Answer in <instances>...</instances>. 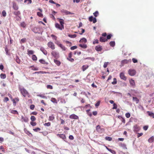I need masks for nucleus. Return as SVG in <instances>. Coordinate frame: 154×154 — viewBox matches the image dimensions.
Listing matches in <instances>:
<instances>
[{
	"label": "nucleus",
	"instance_id": "1",
	"mask_svg": "<svg viewBox=\"0 0 154 154\" xmlns=\"http://www.w3.org/2000/svg\"><path fill=\"white\" fill-rule=\"evenodd\" d=\"M19 89L21 94L24 97H29L30 95L29 93L24 88L20 87L19 88Z\"/></svg>",
	"mask_w": 154,
	"mask_h": 154
},
{
	"label": "nucleus",
	"instance_id": "2",
	"mask_svg": "<svg viewBox=\"0 0 154 154\" xmlns=\"http://www.w3.org/2000/svg\"><path fill=\"white\" fill-rule=\"evenodd\" d=\"M96 129L97 131L100 133H102L104 131V129L103 128H101L100 126L99 125H98L96 126Z\"/></svg>",
	"mask_w": 154,
	"mask_h": 154
},
{
	"label": "nucleus",
	"instance_id": "3",
	"mask_svg": "<svg viewBox=\"0 0 154 154\" xmlns=\"http://www.w3.org/2000/svg\"><path fill=\"white\" fill-rule=\"evenodd\" d=\"M128 73L130 75L133 76L135 75L136 72L135 70L134 69H130L128 70Z\"/></svg>",
	"mask_w": 154,
	"mask_h": 154
},
{
	"label": "nucleus",
	"instance_id": "4",
	"mask_svg": "<svg viewBox=\"0 0 154 154\" xmlns=\"http://www.w3.org/2000/svg\"><path fill=\"white\" fill-rule=\"evenodd\" d=\"M47 45L52 50H54L55 49V45L53 42H48Z\"/></svg>",
	"mask_w": 154,
	"mask_h": 154
},
{
	"label": "nucleus",
	"instance_id": "5",
	"mask_svg": "<svg viewBox=\"0 0 154 154\" xmlns=\"http://www.w3.org/2000/svg\"><path fill=\"white\" fill-rule=\"evenodd\" d=\"M55 26L57 28L60 30H62L64 28V26H61L57 23L55 24Z\"/></svg>",
	"mask_w": 154,
	"mask_h": 154
},
{
	"label": "nucleus",
	"instance_id": "6",
	"mask_svg": "<svg viewBox=\"0 0 154 154\" xmlns=\"http://www.w3.org/2000/svg\"><path fill=\"white\" fill-rule=\"evenodd\" d=\"M140 129V128L137 125H135L133 126V131L134 132H138L139 131Z\"/></svg>",
	"mask_w": 154,
	"mask_h": 154
},
{
	"label": "nucleus",
	"instance_id": "7",
	"mask_svg": "<svg viewBox=\"0 0 154 154\" xmlns=\"http://www.w3.org/2000/svg\"><path fill=\"white\" fill-rule=\"evenodd\" d=\"M61 12L62 13L64 14L65 15L72 14H73V13H72L70 11H68L64 9L62 10L61 11Z\"/></svg>",
	"mask_w": 154,
	"mask_h": 154
},
{
	"label": "nucleus",
	"instance_id": "8",
	"mask_svg": "<svg viewBox=\"0 0 154 154\" xmlns=\"http://www.w3.org/2000/svg\"><path fill=\"white\" fill-rule=\"evenodd\" d=\"M51 54L55 58L58 57H59V53L55 51H53L51 52Z\"/></svg>",
	"mask_w": 154,
	"mask_h": 154
},
{
	"label": "nucleus",
	"instance_id": "9",
	"mask_svg": "<svg viewBox=\"0 0 154 154\" xmlns=\"http://www.w3.org/2000/svg\"><path fill=\"white\" fill-rule=\"evenodd\" d=\"M120 77L121 79L124 81H126L127 79V77L125 76L123 72H121L120 74Z\"/></svg>",
	"mask_w": 154,
	"mask_h": 154
},
{
	"label": "nucleus",
	"instance_id": "10",
	"mask_svg": "<svg viewBox=\"0 0 154 154\" xmlns=\"http://www.w3.org/2000/svg\"><path fill=\"white\" fill-rule=\"evenodd\" d=\"M69 118L72 119H77L79 118L78 116L74 114H73L69 116Z\"/></svg>",
	"mask_w": 154,
	"mask_h": 154
},
{
	"label": "nucleus",
	"instance_id": "11",
	"mask_svg": "<svg viewBox=\"0 0 154 154\" xmlns=\"http://www.w3.org/2000/svg\"><path fill=\"white\" fill-rule=\"evenodd\" d=\"M21 121L22 122H27L29 121V119L28 118L26 117H24L23 116H21Z\"/></svg>",
	"mask_w": 154,
	"mask_h": 154
},
{
	"label": "nucleus",
	"instance_id": "12",
	"mask_svg": "<svg viewBox=\"0 0 154 154\" xmlns=\"http://www.w3.org/2000/svg\"><path fill=\"white\" fill-rule=\"evenodd\" d=\"M12 100L13 101L14 105L16 106L17 103L19 101V99L18 97H17L15 99H13Z\"/></svg>",
	"mask_w": 154,
	"mask_h": 154
},
{
	"label": "nucleus",
	"instance_id": "13",
	"mask_svg": "<svg viewBox=\"0 0 154 154\" xmlns=\"http://www.w3.org/2000/svg\"><path fill=\"white\" fill-rule=\"evenodd\" d=\"M57 136L60 138H61L64 141L66 139V137L65 135L63 134H57Z\"/></svg>",
	"mask_w": 154,
	"mask_h": 154
},
{
	"label": "nucleus",
	"instance_id": "14",
	"mask_svg": "<svg viewBox=\"0 0 154 154\" xmlns=\"http://www.w3.org/2000/svg\"><path fill=\"white\" fill-rule=\"evenodd\" d=\"M89 20L91 21H92L94 23H95L97 22V20L95 18H93L92 16H90L89 18Z\"/></svg>",
	"mask_w": 154,
	"mask_h": 154
},
{
	"label": "nucleus",
	"instance_id": "15",
	"mask_svg": "<svg viewBox=\"0 0 154 154\" xmlns=\"http://www.w3.org/2000/svg\"><path fill=\"white\" fill-rule=\"evenodd\" d=\"M13 8V9L15 10H18L19 8V7H18V6L17 5L16 3L15 2H13V6H12Z\"/></svg>",
	"mask_w": 154,
	"mask_h": 154
},
{
	"label": "nucleus",
	"instance_id": "16",
	"mask_svg": "<svg viewBox=\"0 0 154 154\" xmlns=\"http://www.w3.org/2000/svg\"><path fill=\"white\" fill-rule=\"evenodd\" d=\"M129 82L131 86H132L134 88L135 87V84L134 80L132 79H131L129 80Z\"/></svg>",
	"mask_w": 154,
	"mask_h": 154
},
{
	"label": "nucleus",
	"instance_id": "17",
	"mask_svg": "<svg viewBox=\"0 0 154 154\" xmlns=\"http://www.w3.org/2000/svg\"><path fill=\"white\" fill-rule=\"evenodd\" d=\"M95 49L98 51H101L102 49V47L99 45H98L95 47Z\"/></svg>",
	"mask_w": 154,
	"mask_h": 154
},
{
	"label": "nucleus",
	"instance_id": "18",
	"mask_svg": "<svg viewBox=\"0 0 154 154\" xmlns=\"http://www.w3.org/2000/svg\"><path fill=\"white\" fill-rule=\"evenodd\" d=\"M100 41L101 42H105L107 41V39L105 37L101 36L100 38Z\"/></svg>",
	"mask_w": 154,
	"mask_h": 154
},
{
	"label": "nucleus",
	"instance_id": "19",
	"mask_svg": "<svg viewBox=\"0 0 154 154\" xmlns=\"http://www.w3.org/2000/svg\"><path fill=\"white\" fill-rule=\"evenodd\" d=\"M34 53V51L32 50H27V54L28 55H29V56H30L31 55H33Z\"/></svg>",
	"mask_w": 154,
	"mask_h": 154
},
{
	"label": "nucleus",
	"instance_id": "20",
	"mask_svg": "<svg viewBox=\"0 0 154 154\" xmlns=\"http://www.w3.org/2000/svg\"><path fill=\"white\" fill-rule=\"evenodd\" d=\"M40 50L45 55H46L47 54V52L46 50L43 47H42L40 48Z\"/></svg>",
	"mask_w": 154,
	"mask_h": 154
},
{
	"label": "nucleus",
	"instance_id": "21",
	"mask_svg": "<svg viewBox=\"0 0 154 154\" xmlns=\"http://www.w3.org/2000/svg\"><path fill=\"white\" fill-rule=\"evenodd\" d=\"M57 19L58 20V21L60 23L61 25L64 26V22L63 20L60 18H57Z\"/></svg>",
	"mask_w": 154,
	"mask_h": 154
},
{
	"label": "nucleus",
	"instance_id": "22",
	"mask_svg": "<svg viewBox=\"0 0 154 154\" xmlns=\"http://www.w3.org/2000/svg\"><path fill=\"white\" fill-rule=\"evenodd\" d=\"M13 14L16 16H19L20 15V11H14Z\"/></svg>",
	"mask_w": 154,
	"mask_h": 154
},
{
	"label": "nucleus",
	"instance_id": "23",
	"mask_svg": "<svg viewBox=\"0 0 154 154\" xmlns=\"http://www.w3.org/2000/svg\"><path fill=\"white\" fill-rule=\"evenodd\" d=\"M79 46L81 47L82 48H84V49H85L87 48V45L85 44H80L79 45Z\"/></svg>",
	"mask_w": 154,
	"mask_h": 154
},
{
	"label": "nucleus",
	"instance_id": "24",
	"mask_svg": "<svg viewBox=\"0 0 154 154\" xmlns=\"http://www.w3.org/2000/svg\"><path fill=\"white\" fill-rule=\"evenodd\" d=\"M154 141V137L152 136L150 137L148 140L149 142L152 143Z\"/></svg>",
	"mask_w": 154,
	"mask_h": 154
},
{
	"label": "nucleus",
	"instance_id": "25",
	"mask_svg": "<svg viewBox=\"0 0 154 154\" xmlns=\"http://www.w3.org/2000/svg\"><path fill=\"white\" fill-rule=\"evenodd\" d=\"M39 62L42 64H48V63L46 62L44 59H41L39 60Z\"/></svg>",
	"mask_w": 154,
	"mask_h": 154
},
{
	"label": "nucleus",
	"instance_id": "26",
	"mask_svg": "<svg viewBox=\"0 0 154 154\" xmlns=\"http://www.w3.org/2000/svg\"><path fill=\"white\" fill-rule=\"evenodd\" d=\"M87 42V39L85 38H82L79 41V42L80 43H82L84 42L85 43Z\"/></svg>",
	"mask_w": 154,
	"mask_h": 154
},
{
	"label": "nucleus",
	"instance_id": "27",
	"mask_svg": "<svg viewBox=\"0 0 154 154\" xmlns=\"http://www.w3.org/2000/svg\"><path fill=\"white\" fill-rule=\"evenodd\" d=\"M147 113L148 114L149 116L152 117L154 119V113H153L149 111H147Z\"/></svg>",
	"mask_w": 154,
	"mask_h": 154
},
{
	"label": "nucleus",
	"instance_id": "28",
	"mask_svg": "<svg viewBox=\"0 0 154 154\" xmlns=\"http://www.w3.org/2000/svg\"><path fill=\"white\" fill-rule=\"evenodd\" d=\"M133 100L134 101H135L136 103H138L139 102V99L136 97H133Z\"/></svg>",
	"mask_w": 154,
	"mask_h": 154
},
{
	"label": "nucleus",
	"instance_id": "29",
	"mask_svg": "<svg viewBox=\"0 0 154 154\" xmlns=\"http://www.w3.org/2000/svg\"><path fill=\"white\" fill-rule=\"evenodd\" d=\"M106 148L110 152L112 153L113 154H116V152L115 150H113L110 149H109V148H108V147H106Z\"/></svg>",
	"mask_w": 154,
	"mask_h": 154
},
{
	"label": "nucleus",
	"instance_id": "30",
	"mask_svg": "<svg viewBox=\"0 0 154 154\" xmlns=\"http://www.w3.org/2000/svg\"><path fill=\"white\" fill-rule=\"evenodd\" d=\"M32 58L34 61H36L37 60V58L35 55H32Z\"/></svg>",
	"mask_w": 154,
	"mask_h": 154
},
{
	"label": "nucleus",
	"instance_id": "31",
	"mask_svg": "<svg viewBox=\"0 0 154 154\" xmlns=\"http://www.w3.org/2000/svg\"><path fill=\"white\" fill-rule=\"evenodd\" d=\"M25 132L30 137H32V134L29 131L26 130L25 131Z\"/></svg>",
	"mask_w": 154,
	"mask_h": 154
},
{
	"label": "nucleus",
	"instance_id": "32",
	"mask_svg": "<svg viewBox=\"0 0 154 154\" xmlns=\"http://www.w3.org/2000/svg\"><path fill=\"white\" fill-rule=\"evenodd\" d=\"M54 61L56 64L58 66H60L61 64V62L60 61L56 60H54Z\"/></svg>",
	"mask_w": 154,
	"mask_h": 154
},
{
	"label": "nucleus",
	"instance_id": "33",
	"mask_svg": "<svg viewBox=\"0 0 154 154\" xmlns=\"http://www.w3.org/2000/svg\"><path fill=\"white\" fill-rule=\"evenodd\" d=\"M59 47H60L62 49V50L63 51H66L67 49L64 46L61 44L59 45Z\"/></svg>",
	"mask_w": 154,
	"mask_h": 154
},
{
	"label": "nucleus",
	"instance_id": "34",
	"mask_svg": "<svg viewBox=\"0 0 154 154\" xmlns=\"http://www.w3.org/2000/svg\"><path fill=\"white\" fill-rule=\"evenodd\" d=\"M38 29L37 27H35L33 29L32 31L35 33H37L38 32Z\"/></svg>",
	"mask_w": 154,
	"mask_h": 154
},
{
	"label": "nucleus",
	"instance_id": "35",
	"mask_svg": "<svg viewBox=\"0 0 154 154\" xmlns=\"http://www.w3.org/2000/svg\"><path fill=\"white\" fill-rule=\"evenodd\" d=\"M109 44L111 46L113 47L115 45V43L114 41H111L109 42Z\"/></svg>",
	"mask_w": 154,
	"mask_h": 154
},
{
	"label": "nucleus",
	"instance_id": "36",
	"mask_svg": "<svg viewBox=\"0 0 154 154\" xmlns=\"http://www.w3.org/2000/svg\"><path fill=\"white\" fill-rule=\"evenodd\" d=\"M0 77L1 79H5L6 78V76L5 74L2 73L0 75Z\"/></svg>",
	"mask_w": 154,
	"mask_h": 154
},
{
	"label": "nucleus",
	"instance_id": "37",
	"mask_svg": "<svg viewBox=\"0 0 154 154\" xmlns=\"http://www.w3.org/2000/svg\"><path fill=\"white\" fill-rule=\"evenodd\" d=\"M54 117L53 115H52L51 116H49V120L50 121H52L54 120Z\"/></svg>",
	"mask_w": 154,
	"mask_h": 154
},
{
	"label": "nucleus",
	"instance_id": "38",
	"mask_svg": "<svg viewBox=\"0 0 154 154\" xmlns=\"http://www.w3.org/2000/svg\"><path fill=\"white\" fill-rule=\"evenodd\" d=\"M26 25L25 23L23 22L21 23H20V26L23 27V28H25L26 26Z\"/></svg>",
	"mask_w": 154,
	"mask_h": 154
},
{
	"label": "nucleus",
	"instance_id": "39",
	"mask_svg": "<svg viewBox=\"0 0 154 154\" xmlns=\"http://www.w3.org/2000/svg\"><path fill=\"white\" fill-rule=\"evenodd\" d=\"M11 112L13 114H18V112L16 110H12L11 111Z\"/></svg>",
	"mask_w": 154,
	"mask_h": 154
},
{
	"label": "nucleus",
	"instance_id": "40",
	"mask_svg": "<svg viewBox=\"0 0 154 154\" xmlns=\"http://www.w3.org/2000/svg\"><path fill=\"white\" fill-rule=\"evenodd\" d=\"M68 36L71 38H75L77 36V35L76 34L74 35H70L69 34L68 35Z\"/></svg>",
	"mask_w": 154,
	"mask_h": 154
},
{
	"label": "nucleus",
	"instance_id": "41",
	"mask_svg": "<svg viewBox=\"0 0 154 154\" xmlns=\"http://www.w3.org/2000/svg\"><path fill=\"white\" fill-rule=\"evenodd\" d=\"M51 101L53 103H57V100L55 98H52L51 99Z\"/></svg>",
	"mask_w": 154,
	"mask_h": 154
},
{
	"label": "nucleus",
	"instance_id": "42",
	"mask_svg": "<svg viewBox=\"0 0 154 154\" xmlns=\"http://www.w3.org/2000/svg\"><path fill=\"white\" fill-rule=\"evenodd\" d=\"M117 80L116 78L113 79V81L112 82V84L113 85H115L117 83Z\"/></svg>",
	"mask_w": 154,
	"mask_h": 154
},
{
	"label": "nucleus",
	"instance_id": "43",
	"mask_svg": "<svg viewBox=\"0 0 154 154\" xmlns=\"http://www.w3.org/2000/svg\"><path fill=\"white\" fill-rule=\"evenodd\" d=\"M110 63L109 62H106L104 63V64L103 65V67H106L107 65L109 64Z\"/></svg>",
	"mask_w": 154,
	"mask_h": 154
},
{
	"label": "nucleus",
	"instance_id": "44",
	"mask_svg": "<svg viewBox=\"0 0 154 154\" xmlns=\"http://www.w3.org/2000/svg\"><path fill=\"white\" fill-rule=\"evenodd\" d=\"M30 119L32 121V122H33L35 120L36 118L34 116H32L31 117Z\"/></svg>",
	"mask_w": 154,
	"mask_h": 154
},
{
	"label": "nucleus",
	"instance_id": "45",
	"mask_svg": "<svg viewBox=\"0 0 154 154\" xmlns=\"http://www.w3.org/2000/svg\"><path fill=\"white\" fill-rule=\"evenodd\" d=\"M37 15L39 17H43V14L40 12H37Z\"/></svg>",
	"mask_w": 154,
	"mask_h": 154
},
{
	"label": "nucleus",
	"instance_id": "46",
	"mask_svg": "<svg viewBox=\"0 0 154 154\" xmlns=\"http://www.w3.org/2000/svg\"><path fill=\"white\" fill-rule=\"evenodd\" d=\"M105 139L109 141H111L112 140V138L109 137H105Z\"/></svg>",
	"mask_w": 154,
	"mask_h": 154
},
{
	"label": "nucleus",
	"instance_id": "47",
	"mask_svg": "<svg viewBox=\"0 0 154 154\" xmlns=\"http://www.w3.org/2000/svg\"><path fill=\"white\" fill-rule=\"evenodd\" d=\"M33 130L35 132H37L41 130L40 128H37L35 129H33Z\"/></svg>",
	"mask_w": 154,
	"mask_h": 154
},
{
	"label": "nucleus",
	"instance_id": "48",
	"mask_svg": "<svg viewBox=\"0 0 154 154\" xmlns=\"http://www.w3.org/2000/svg\"><path fill=\"white\" fill-rule=\"evenodd\" d=\"M30 124L33 126H35L37 124L35 122H30Z\"/></svg>",
	"mask_w": 154,
	"mask_h": 154
},
{
	"label": "nucleus",
	"instance_id": "49",
	"mask_svg": "<svg viewBox=\"0 0 154 154\" xmlns=\"http://www.w3.org/2000/svg\"><path fill=\"white\" fill-rule=\"evenodd\" d=\"M51 37L53 39H55V40H56L57 39V37L55 35L52 34L51 35Z\"/></svg>",
	"mask_w": 154,
	"mask_h": 154
},
{
	"label": "nucleus",
	"instance_id": "50",
	"mask_svg": "<svg viewBox=\"0 0 154 154\" xmlns=\"http://www.w3.org/2000/svg\"><path fill=\"white\" fill-rule=\"evenodd\" d=\"M93 14L95 17H97L99 13L97 11H96Z\"/></svg>",
	"mask_w": 154,
	"mask_h": 154
},
{
	"label": "nucleus",
	"instance_id": "51",
	"mask_svg": "<svg viewBox=\"0 0 154 154\" xmlns=\"http://www.w3.org/2000/svg\"><path fill=\"white\" fill-rule=\"evenodd\" d=\"M128 61L127 60H124L122 61V63L123 64H125L128 63Z\"/></svg>",
	"mask_w": 154,
	"mask_h": 154
},
{
	"label": "nucleus",
	"instance_id": "52",
	"mask_svg": "<svg viewBox=\"0 0 154 154\" xmlns=\"http://www.w3.org/2000/svg\"><path fill=\"white\" fill-rule=\"evenodd\" d=\"M113 107L112 108L113 109H117V105L115 103L113 104Z\"/></svg>",
	"mask_w": 154,
	"mask_h": 154
},
{
	"label": "nucleus",
	"instance_id": "53",
	"mask_svg": "<svg viewBox=\"0 0 154 154\" xmlns=\"http://www.w3.org/2000/svg\"><path fill=\"white\" fill-rule=\"evenodd\" d=\"M44 125L46 126H49L51 125V123L48 122V123H45L44 124Z\"/></svg>",
	"mask_w": 154,
	"mask_h": 154
},
{
	"label": "nucleus",
	"instance_id": "54",
	"mask_svg": "<svg viewBox=\"0 0 154 154\" xmlns=\"http://www.w3.org/2000/svg\"><path fill=\"white\" fill-rule=\"evenodd\" d=\"M131 116L130 113L129 112H127L125 114V116L127 118H129Z\"/></svg>",
	"mask_w": 154,
	"mask_h": 154
},
{
	"label": "nucleus",
	"instance_id": "55",
	"mask_svg": "<svg viewBox=\"0 0 154 154\" xmlns=\"http://www.w3.org/2000/svg\"><path fill=\"white\" fill-rule=\"evenodd\" d=\"M44 73H46L45 72H43V71H39V72H35L34 73L35 74V73H42V74H43Z\"/></svg>",
	"mask_w": 154,
	"mask_h": 154
},
{
	"label": "nucleus",
	"instance_id": "56",
	"mask_svg": "<svg viewBox=\"0 0 154 154\" xmlns=\"http://www.w3.org/2000/svg\"><path fill=\"white\" fill-rule=\"evenodd\" d=\"M47 88L48 89H53V87L50 85H48L47 86Z\"/></svg>",
	"mask_w": 154,
	"mask_h": 154
},
{
	"label": "nucleus",
	"instance_id": "57",
	"mask_svg": "<svg viewBox=\"0 0 154 154\" xmlns=\"http://www.w3.org/2000/svg\"><path fill=\"white\" fill-rule=\"evenodd\" d=\"M132 60L133 62L134 63H137L138 61L135 58H132Z\"/></svg>",
	"mask_w": 154,
	"mask_h": 154
},
{
	"label": "nucleus",
	"instance_id": "58",
	"mask_svg": "<svg viewBox=\"0 0 154 154\" xmlns=\"http://www.w3.org/2000/svg\"><path fill=\"white\" fill-rule=\"evenodd\" d=\"M112 36V35L111 34H110L108 35H107L106 36L107 38L106 39H107V40L108 39H110L111 38V37Z\"/></svg>",
	"mask_w": 154,
	"mask_h": 154
},
{
	"label": "nucleus",
	"instance_id": "59",
	"mask_svg": "<svg viewBox=\"0 0 154 154\" xmlns=\"http://www.w3.org/2000/svg\"><path fill=\"white\" fill-rule=\"evenodd\" d=\"M60 124H63L65 123V121L63 119L60 118Z\"/></svg>",
	"mask_w": 154,
	"mask_h": 154
},
{
	"label": "nucleus",
	"instance_id": "60",
	"mask_svg": "<svg viewBox=\"0 0 154 154\" xmlns=\"http://www.w3.org/2000/svg\"><path fill=\"white\" fill-rule=\"evenodd\" d=\"M27 1H28V2L27 3L28 4H31L32 3V0H24V3L26 2Z\"/></svg>",
	"mask_w": 154,
	"mask_h": 154
},
{
	"label": "nucleus",
	"instance_id": "61",
	"mask_svg": "<svg viewBox=\"0 0 154 154\" xmlns=\"http://www.w3.org/2000/svg\"><path fill=\"white\" fill-rule=\"evenodd\" d=\"M77 48V46H72V47H71V48H70V49L71 50H74Z\"/></svg>",
	"mask_w": 154,
	"mask_h": 154
},
{
	"label": "nucleus",
	"instance_id": "62",
	"mask_svg": "<svg viewBox=\"0 0 154 154\" xmlns=\"http://www.w3.org/2000/svg\"><path fill=\"white\" fill-rule=\"evenodd\" d=\"M9 100V99L8 97H5L4 100V101L5 102H7V101H8Z\"/></svg>",
	"mask_w": 154,
	"mask_h": 154
},
{
	"label": "nucleus",
	"instance_id": "63",
	"mask_svg": "<svg viewBox=\"0 0 154 154\" xmlns=\"http://www.w3.org/2000/svg\"><path fill=\"white\" fill-rule=\"evenodd\" d=\"M16 62L18 63H20V59L17 57L16 59Z\"/></svg>",
	"mask_w": 154,
	"mask_h": 154
},
{
	"label": "nucleus",
	"instance_id": "64",
	"mask_svg": "<svg viewBox=\"0 0 154 154\" xmlns=\"http://www.w3.org/2000/svg\"><path fill=\"white\" fill-rule=\"evenodd\" d=\"M143 133H138L137 134V138L139 137H140L142 136L143 135Z\"/></svg>",
	"mask_w": 154,
	"mask_h": 154
}]
</instances>
